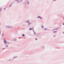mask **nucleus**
Segmentation results:
<instances>
[{"mask_svg": "<svg viewBox=\"0 0 64 64\" xmlns=\"http://www.w3.org/2000/svg\"><path fill=\"white\" fill-rule=\"evenodd\" d=\"M38 18H40V19L41 18V17L40 16H38Z\"/></svg>", "mask_w": 64, "mask_h": 64, "instance_id": "nucleus-1", "label": "nucleus"}, {"mask_svg": "<svg viewBox=\"0 0 64 64\" xmlns=\"http://www.w3.org/2000/svg\"><path fill=\"white\" fill-rule=\"evenodd\" d=\"M22 36L23 37H24V36H25V35H24V34H22Z\"/></svg>", "mask_w": 64, "mask_h": 64, "instance_id": "nucleus-2", "label": "nucleus"}, {"mask_svg": "<svg viewBox=\"0 0 64 64\" xmlns=\"http://www.w3.org/2000/svg\"><path fill=\"white\" fill-rule=\"evenodd\" d=\"M4 43H5V44H6V43H7V42H6V41H4Z\"/></svg>", "mask_w": 64, "mask_h": 64, "instance_id": "nucleus-3", "label": "nucleus"}, {"mask_svg": "<svg viewBox=\"0 0 64 64\" xmlns=\"http://www.w3.org/2000/svg\"><path fill=\"white\" fill-rule=\"evenodd\" d=\"M29 30H32V28H30L29 29Z\"/></svg>", "mask_w": 64, "mask_h": 64, "instance_id": "nucleus-4", "label": "nucleus"}, {"mask_svg": "<svg viewBox=\"0 0 64 64\" xmlns=\"http://www.w3.org/2000/svg\"><path fill=\"white\" fill-rule=\"evenodd\" d=\"M45 30H47V29L46 28L44 29Z\"/></svg>", "mask_w": 64, "mask_h": 64, "instance_id": "nucleus-5", "label": "nucleus"}, {"mask_svg": "<svg viewBox=\"0 0 64 64\" xmlns=\"http://www.w3.org/2000/svg\"><path fill=\"white\" fill-rule=\"evenodd\" d=\"M42 28H43V26H42Z\"/></svg>", "mask_w": 64, "mask_h": 64, "instance_id": "nucleus-6", "label": "nucleus"}, {"mask_svg": "<svg viewBox=\"0 0 64 64\" xmlns=\"http://www.w3.org/2000/svg\"><path fill=\"white\" fill-rule=\"evenodd\" d=\"M8 47V46H6V47Z\"/></svg>", "mask_w": 64, "mask_h": 64, "instance_id": "nucleus-7", "label": "nucleus"}, {"mask_svg": "<svg viewBox=\"0 0 64 64\" xmlns=\"http://www.w3.org/2000/svg\"><path fill=\"white\" fill-rule=\"evenodd\" d=\"M36 40H37V39H36Z\"/></svg>", "mask_w": 64, "mask_h": 64, "instance_id": "nucleus-8", "label": "nucleus"}, {"mask_svg": "<svg viewBox=\"0 0 64 64\" xmlns=\"http://www.w3.org/2000/svg\"><path fill=\"white\" fill-rule=\"evenodd\" d=\"M63 24L64 25V23H63Z\"/></svg>", "mask_w": 64, "mask_h": 64, "instance_id": "nucleus-9", "label": "nucleus"}, {"mask_svg": "<svg viewBox=\"0 0 64 64\" xmlns=\"http://www.w3.org/2000/svg\"><path fill=\"white\" fill-rule=\"evenodd\" d=\"M34 34H35V33H34Z\"/></svg>", "mask_w": 64, "mask_h": 64, "instance_id": "nucleus-10", "label": "nucleus"}, {"mask_svg": "<svg viewBox=\"0 0 64 64\" xmlns=\"http://www.w3.org/2000/svg\"><path fill=\"white\" fill-rule=\"evenodd\" d=\"M64 19V18H63Z\"/></svg>", "mask_w": 64, "mask_h": 64, "instance_id": "nucleus-11", "label": "nucleus"}, {"mask_svg": "<svg viewBox=\"0 0 64 64\" xmlns=\"http://www.w3.org/2000/svg\"><path fill=\"white\" fill-rule=\"evenodd\" d=\"M55 0H54V1H55Z\"/></svg>", "mask_w": 64, "mask_h": 64, "instance_id": "nucleus-12", "label": "nucleus"}, {"mask_svg": "<svg viewBox=\"0 0 64 64\" xmlns=\"http://www.w3.org/2000/svg\"><path fill=\"white\" fill-rule=\"evenodd\" d=\"M28 4H29V3H28Z\"/></svg>", "mask_w": 64, "mask_h": 64, "instance_id": "nucleus-13", "label": "nucleus"}]
</instances>
